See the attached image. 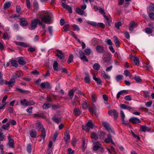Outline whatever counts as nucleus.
<instances>
[{
    "mask_svg": "<svg viewBox=\"0 0 154 154\" xmlns=\"http://www.w3.org/2000/svg\"><path fill=\"white\" fill-rule=\"evenodd\" d=\"M39 18L41 19L42 22L49 23L51 22V16L49 15L48 12L43 11L39 12Z\"/></svg>",
    "mask_w": 154,
    "mask_h": 154,
    "instance_id": "obj_1",
    "label": "nucleus"
},
{
    "mask_svg": "<svg viewBox=\"0 0 154 154\" xmlns=\"http://www.w3.org/2000/svg\"><path fill=\"white\" fill-rule=\"evenodd\" d=\"M38 23L40 25H43V23L38 18H36L32 20L31 21L30 29L31 30H34L37 27Z\"/></svg>",
    "mask_w": 154,
    "mask_h": 154,
    "instance_id": "obj_2",
    "label": "nucleus"
},
{
    "mask_svg": "<svg viewBox=\"0 0 154 154\" xmlns=\"http://www.w3.org/2000/svg\"><path fill=\"white\" fill-rule=\"evenodd\" d=\"M15 80L14 78H11L9 81H5V83L6 85H8L9 89H11L14 85Z\"/></svg>",
    "mask_w": 154,
    "mask_h": 154,
    "instance_id": "obj_3",
    "label": "nucleus"
},
{
    "mask_svg": "<svg viewBox=\"0 0 154 154\" xmlns=\"http://www.w3.org/2000/svg\"><path fill=\"white\" fill-rule=\"evenodd\" d=\"M8 142L7 144V146H8L9 148H14V144L13 139L11 138L10 136H8Z\"/></svg>",
    "mask_w": 154,
    "mask_h": 154,
    "instance_id": "obj_4",
    "label": "nucleus"
},
{
    "mask_svg": "<svg viewBox=\"0 0 154 154\" xmlns=\"http://www.w3.org/2000/svg\"><path fill=\"white\" fill-rule=\"evenodd\" d=\"M129 121L134 124L140 123L141 122V121L139 119L135 117H131L129 119Z\"/></svg>",
    "mask_w": 154,
    "mask_h": 154,
    "instance_id": "obj_5",
    "label": "nucleus"
},
{
    "mask_svg": "<svg viewBox=\"0 0 154 154\" xmlns=\"http://www.w3.org/2000/svg\"><path fill=\"white\" fill-rule=\"evenodd\" d=\"M88 109L89 111L91 112V114H93L94 113L95 115L96 116V108L95 106V105L94 103L92 104L91 107L89 106Z\"/></svg>",
    "mask_w": 154,
    "mask_h": 154,
    "instance_id": "obj_6",
    "label": "nucleus"
},
{
    "mask_svg": "<svg viewBox=\"0 0 154 154\" xmlns=\"http://www.w3.org/2000/svg\"><path fill=\"white\" fill-rule=\"evenodd\" d=\"M111 55L109 53H107L105 54L103 56V60L104 61L103 64H104L105 63L111 60Z\"/></svg>",
    "mask_w": 154,
    "mask_h": 154,
    "instance_id": "obj_7",
    "label": "nucleus"
},
{
    "mask_svg": "<svg viewBox=\"0 0 154 154\" xmlns=\"http://www.w3.org/2000/svg\"><path fill=\"white\" fill-rule=\"evenodd\" d=\"M137 26V23L133 21H131L129 24V29L131 31H133L134 28L136 27Z\"/></svg>",
    "mask_w": 154,
    "mask_h": 154,
    "instance_id": "obj_8",
    "label": "nucleus"
},
{
    "mask_svg": "<svg viewBox=\"0 0 154 154\" xmlns=\"http://www.w3.org/2000/svg\"><path fill=\"white\" fill-rule=\"evenodd\" d=\"M40 87L42 89H50L51 88L49 83L47 82L42 83L40 85Z\"/></svg>",
    "mask_w": 154,
    "mask_h": 154,
    "instance_id": "obj_9",
    "label": "nucleus"
},
{
    "mask_svg": "<svg viewBox=\"0 0 154 154\" xmlns=\"http://www.w3.org/2000/svg\"><path fill=\"white\" fill-rule=\"evenodd\" d=\"M23 76V72L20 71H17L12 74V76L15 78L21 77Z\"/></svg>",
    "mask_w": 154,
    "mask_h": 154,
    "instance_id": "obj_10",
    "label": "nucleus"
},
{
    "mask_svg": "<svg viewBox=\"0 0 154 154\" xmlns=\"http://www.w3.org/2000/svg\"><path fill=\"white\" fill-rule=\"evenodd\" d=\"M61 5L63 8L67 10L69 13H72V8L70 6L66 5L64 3H62L61 4Z\"/></svg>",
    "mask_w": 154,
    "mask_h": 154,
    "instance_id": "obj_11",
    "label": "nucleus"
},
{
    "mask_svg": "<svg viewBox=\"0 0 154 154\" xmlns=\"http://www.w3.org/2000/svg\"><path fill=\"white\" fill-rule=\"evenodd\" d=\"M128 93L127 90H123L120 91L117 93L116 95V98L117 99H119L121 95H124V94H126Z\"/></svg>",
    "mask_w": 154,
    "mask_h": 154,
    "instance_id": "obj_12",
    "label": "nucleus"
},
{
    "mask_svg": "<svg viewBox=\"0 0 154 154\" xmlns=\"http://www.w3.org/2000/svg\"><path fill=\"white\" fill-rule=\"evenodd\" d=\"M140 128L142 131L143 132H145L146 131L149 132L151 130V128L150 127L145 125H141Z\"/></svg>",
    "mask_w": 154,
    "mask_h": 154,
    "instance_id": "obj_13",
    "label": "nucleus"
},
{
    "mask_svg": "<svg viewBox=\"0 0 154 154\" xmlns=\"http://www.w3.org/2000/svg\"><path fill=\"white\" fill-rule=\"evenodd\" d=\"M18 62L19 64L24 65H25L26 62L24 59L22 57H20L17 58Z\"/></svg>",
    "mask_w": 154,
    "mask_h": 154,
    "instance_id": "obj_14",
    "label": "nucleus"
},
{
    "mask_svg": "<svg viewBox=\"0 0 154 154\" xmlns=\"http://www.w3.org/2000/svg\"><path fill=\"white\" fill-rule=\"evenodd\" d=\"M96 50L98 53H102L104 51V48L102 45H98L96 48Z\"/></svg>",
    "mask_w": 154,
    "mask_h": 154,
    "instance_id": "obj_15",
    "label": "nucleus"
},
{
    "mask_svg": "<svg viewBox=\"0 0 154 154\" xmlns=\"http://www.w3.org/2000/svg\"><path fill=\"white\" fill-rule=\"evenodd\" d=\"M29 134L31 137L35 138L37 136V132L34 129H32L29 131Z\"/></svg>",
    "mask_w": 154,
    "mask_h": 154,
    "instance_id": "obj_16",
    "label": "nucleus"
},
{
    "mask_svg": "<svg viewBox=\"0 0 154 154\" xmlns=\"http://www.w3.org/2000/svg\"><path fill=\"white\" fill-rule=\"evenodd\" d=\"M64 139L66 143H68V141L70 139V135L69 132L68 131H66L64 134Z\"/></svg>",
    "mask_w": 154,
    "mask_h": 154,
    "instance_id": "obj_17",
    "label": "nucleus"
},
{
    "mask_svg": "<svg viewBox=\"0 0 154 154\" xmlns=\"http://www.w3.org/2000/svg\"><path fill=\"white\" fill-rule=\"evenodd\" d=\"M36 128L38 130H39L41 129H43V126L41 122L38 121L36 124Z\"/></svg>",
    "mask_w": 154,
    "mask_h": 154,
    "instance_id": "obj_18",
    "label": "nucleus"
},
{
    "mask_svg": "<svg viewBox=\"0 0 154 154\" xmlns=\"http://www.w3.org/2000/svg\"><path fill=\"white\" fill-rule=\"evenodd\" d=\"M102 125L107 130L111 127L110 125L107 122L103 121Z\"/></svg>",
    "mask_w": 154,
    "mask_h": 154,
    "instance_id": "obj_19",
    "label": "nucleus"
},
{
    "mask_svg": "<svg viewBox=\"0 0 154 154\" xmlns=\"http://www.w3.org/2000/svg\"><path fill=\"white\" fill-rule=\"evenodd\" d=\"M57 51L59 54H57L56 55L58 58L60 59H62L63 58H64V55L61 51L57 50Z\"/></svg>",
    "mask_w": 154,
    "mask_h": 154,
    "instance_id": "obj_20",
    "label": "nucleus"
},
{
    "mask_svg": "<svg viewBox=\"0 0 154 154\" xmlns=\"http://www.w3.org/2000/svg\"><path fill=\"white\" fill-rule=\"evenodd\" d=\"M101 75L105 79H110V76L108 74H106L105 72H102Z\"/></svg>",
    "mask_w": 154,
    "mask_h": 154,
    "instance_id": "obj_21",
    "label": "nucleus"
},
{
    "mask_svg": "<svg viewBox=\"0 0 154 154\" xmlns=\"http://www.w3.org/2000/svg\"><path fill=\"white\" fill-rule=\"evenodd\" d=\"M93 79L97 84L101 85L102 81L99 78L96 77L94 75L93 76Z\"/></svg>",
    "mask_w": 154,
    "mask_h": 154,
    "instance_id": "obj_22",
    "label": "nucleus"
},
{
    "mask_svg": "<svg viewBox=\"0 0 154 154\" xmlns=\"http://www.w3.org/2000/svg\"><path fill=\"white\" fill-rule=\"evenodd\" d=\"M76 90V89H72L69 91L68 94V96L71 99H72L73 96L74 94V92Z\"/></svg>",
    "mask_w": 154,
    "mask_h": 154,
    "instance_id": "obj_23",
    "label": "nucleus"
},
{
    "mask_svg": "<svg viewBox=\"0 0 154 154\" xmlns=\"http://www.w3.org/2000/svg\"><path fill=\"white\" fill-rule=\"evenodd\" d=\"M85 82L86 83H89L90 81V76L88 73H86V76L84 78Z\"/></svg>",
    "mask_w": 154,
    "mask_h": 154,
    "instance_id": "obj_24",
    "label": "nucleus"
},
{
    "mask_svg": "<svg viewBox=\"0 0 154 154\" xmlns=\"http://www.w3.org/2000/svg\"><path fill=\"white\" fill-rule=\"evenodd\" d=\"M46 131L45 128H43V129L41 131V133L40 135V136L44 140V139L46 136Z\"/></svg>",
    "mask_w": 154,
    "mask_h": 154,
    "instance_id": "obj_25",
    "label": "nucleus"
},
{
    "mask_svg": "<svg viewBox=\"0 0 154 154\" xmlns=\"http://www.w3.org/2000/svg\"><path fill=\"white\" fill-rule=\"evenodd\" d=\"M11 66H14L15 67H17L18 66V64L17 63V61L14 59H11L10 61Z\"/></svg>",
    "mask_w": 154,
    "mask_h": 154,
    "instance_id": "obj_26",
    "label": "nucleus"
},
{
    "mask_svg": "<svg viewBox=\"0 0 154 154\" xmlns=\"http://www.w3.org/2000/svg\"><path fill=\"white\" fill-rule=\"evenodd\" d=\"M73 112L76 116H79L81 113L80 110L78 108H75Z\"/></svg>",
    "mask_w": 154,
    "mask_h": 154,
    "instance_id": "obj_27",
    "label": "nucleus"
},
{
    "mask_svg": "<svg viewBox=\"0 0 154 154\" xmlns=\"http://www.w3.org/2000/svg\"><path fill=\"white\" fill-rule=\"evenodd\" d=\"M11 6V3L9 2H6L4 6V9L5 10H6L7 9L9 8Z\"/></svg>",
    "mask_w": 154,
    "mask_h": 154,
    "instance_id": "obj_28",
    "label": "nucleus"
},
{
    "mask_svg": "<svg viewBox=\"0 0 154 154\" xmlns=\"http://www.w3.org/2000/svg\"><path fill=\"white\" fill-rule=\"evenodd\" d=\"M98 134L100 139H103L105 137L106 133L102 131H100L98 132Z\"/></svg>",
    "mask_w": 154,
    "mask_h": 154,
    "instance_id": "obj_29",
    "label": "nucleus"
},
{
    "mask_svg": "<svg viewBox=\"0 0 154 154\" xmlns=\"http://www.w3.org/2000/svg\"><path fill=\"white\" fill-rule=\"evenodd\" d=\"M97 144H95L93 147V149L94 151H97L99 148L100 147L101 144L98 142H97Z\"/></svg>",
    "mask_w": 154,
    "mask_h": 154,
    "instance_id": "obj_30",
    "label": "nucleus"
},
{
    "mask_svg": "<svg viewBox=\"0 0 154 154\" xmlns=\"http://www.w3.org/2000/svg\"><path fill=\"white\" fill-rule=\"evenodd\" d=\"M91 138L95 140H97L98 138V136L96 134V133L94 132H92L91 134Z\"/></svg>",
    "mask_w": 154,
    "mask_h": 154,
    "instance_id": "obj_31",
    "label": "nucleus"
},
{
    "mask_svg": "<svg viewBox=\"0 0 154 154\" xmlns=\"http://www.w3.org/2000/svg\"><path fill=\"white\" fill-rule=\"evenodd\" d=\"M113 39L116 46L117 47H119V46L120 42L119 41L118 38L116 36H114Z\"/></svg>",
    "mask_w": 154,
    "mask_h": 154,
    "instance_id": "obj_32",
    "label": "nucleus"
},
{
    "mask_svg": "<svg viewBox=\"0 0 154 154\" xmlns=\"http://www.w3.org/2000/svg\"><path fill=\"white\" fill-rule=\"evenodd\" d=\"M16 44L19 46H21L22 47H28V45L27 44L23 42H16L15 43Z\"/></svg>",
    "mask_w": 154,
    "mask_h": 154,
    "instance_id": "obj_33",
    "label": "nucleus"
},
{
    "mask_svg": "<svg viewBox=\"0 0 154 154\" xmlns=\"http://www.w3.org/2000/svg\"><path fill=\"white\" fill-rule=\"evenodd\" d=\"M112 139L111 136L110 134H107V138H106L105 140V141L106 143H109L110 142V141H112Z\"/></svg>",
    "mask_w": 154,
    "mask_h": 154,
    "instance_id": "obj_34",
    "label": "nucleus"
},
{
    "mask_svg": "<svg viewBox=\"0 0 154 154\" xmlns=\"http://www.w3.org/2000/svg\"><path fill=\"white\" fill-rule=\"evenodd\" d=\"M145 32L148 34H151L153 32V30L151 28L148 27H146L145 28Z\"/></svg>",
    "mask_w": 154,
    "mask_h": 154,
    "instance_id": "obj_35",
    "label": "nucleus"
},
{
    "mask_svg": "<svg viewBox=\"0 0 154 154\" xmlns=\"http://www.w3.org/2000/svg\"><path fill=\"white\" fill-rule=\"evenodd\" d=\"M16 91H19L20 92L22 93L27 94L29 92L28 91L24 90L21 88H19L17 87L16 88Z\"/></svg>",
    "mask_w": 154,
    "mask_h": 154,
    "instance_id": "obj_36",
    "label": "nucleus"
},
{
    "mask_svg": "<svg viewBox=\"0 0 154 154\" xmlns=\"http://www.w3.org/2000/svg\"><path fill=\"white\" fill-rule=\"evenodd\" d=\"M53 66V69L55 71H57L58 70V64L57 61L54 62Z\"/></svg>",
    "mask_w": 154,
    "mask_h": 154,
    "instance_id": "obj_37",
    "label": "nucleus"
},
{
    "mask_svg": "<svg viewBox=\"0 0 154 154\" xmlns=\"http://www.w3.org/2000/svg\"><path fill=\"white\" fill-rule=\"evenodd\" d=\"M116 79L117 82H120L123 80V76L121 75H118L116 76Z\"/></svg>",
    "mask_w": 154,
    "mask_h": 154,
    "instance_id": "obj_38",
    "label": "nucleus"
},
{
    "mask_svg": "<svg viewBox=\"0 0 154 154\" xmlns=\"http://www.w3.org/2000/svg\"><path fill=\"white\" fill-rule=\"evenodd\" d=\"M134 79L137 82L140 83L141 82H142V80L141 79L140 77L139 76H136V75H135L134 77Z\"/></svg>",
    "mask_w": 154,
    "mask_h": 154,
    "instance_id": "obj_39",
    "label": "nucleus"
},
{
    "mask_svg": "<svg viewBox=\"0 0 154 154\" xmlns=\"http://www.w3.org/2000/svg\"><path fill=\"white\" fill-rule=\"evenodd\" d=\"M93 67L94 70L98 71L100 68V66L99 63H95L93 65Z\"/></svg>",
    "mask_w": 154,
    "mask_h": 154,
    "instance_id": "obj_40",
    "label": "nucleus"
},
{
    "mask_svg": "<svg viewBox=\"0 0 154 154\" xmlns=\"http://www.w3.org/2000/svg\"><path fill=\"white\" fill-rule=\"evenodd\" d=\"M133 60L135 65L137 66H138L139 64V59L136 57H133Z\"/></svg>",
    "mask_w": 154,
    "mask_h": 154,
    "instance_id": "obj_41",
    "label": "nucleus"
},
{
    "mask_svg": "<svg viewBox=\"0 0 154 154\" xmlns=\"http://www.w3.org/2000/svg\"><path fill=\"white\" fill-rule=\"evenodd\" d=\"M27 101V100L25 99H24L23 100H20V104L22 106L26 107L27 106H26Z\"/></svg>",
    "mask_w": 154,
    "mask_h": 154,
    "instance_id": "obj_42",
    "label": "nucleus"
},
{
    "mask_svg": "<svg viewBox=\"0 0 154 154\" xmlns=\"http://www.w3.org/2000/svg\"><path fill=\"white\" fill-rule=\"evenodd\" d=\"M20 25L22 26H26L28 25V23L25 20H22L20 22Z\"/></svg>",
    "mask_w": 154,
    "mask_h": 154,
    "instance_id": "obj_43",
    "label": "nucleus"
},
{
    "mask_svg": "<svg viewBox=\"0 0 154 154\" xmlns=\"http://www.w3.org/2000/svg\"><path fill=\"white\" fill-rule=\"evenodd\" d=\"M70 26L69 24L68 23H66L65 25L63 27V29H64L63 31L64 32H66V31H69V28Z\"/></svg>",
    "mask_w": 154,
    "mask_h": 154,
    "instance_id": "obj_44",
    "label": "nucleus"
},
{
    "mask_svg": "<svg viewBox=\"0 0 154 154\" xmlns=\"http://www.w3.org/2000/svg\"><path fill=\"white\" fill-rule=\"evenodd\" d=\"M51 106V105L49 103H45L42 105V107L43 109H47L50 107Z\"/></svg>",
    "mask_w": 154,
    "mask_h": 154,
    "instance_id": "obj_45",
    "label": "nucleus"
},
{
    "mask_svg": "<svg viewBox=\"0 0 154 154\" xmlns=\"http://www.w3.org/2000/svg\"><path fill=\"white\" fill-rule=\"evenodd\" d=\"M33 7L34 8L33 11L35 12L37 11V8H38V4L36 2H34L33 3Z\"/></svg>",
    "mask_w": 154,
    "mask_h": 154,
    "instance_id": "obj_46",
    "label": "nucleus"
},
{
    "mask_svg": "<svg viewBox=\"0 0 154 154\" xmlns=\"http://www.w3.org/2000/svg\"><path fill=\"white\" fill-rule=\"evenodd\" d=\"M99 10V12L102 15H103L104 17H105V16H106V15H105V12H104V10L102 8H99V7H97V10Z\"/></svg>",
    "mask_w": 154,
    "mask_h": 154,
    "instance_id": "obj_47",
    "label": "nucleus"
},
{
    "mask_svg": "<svg viewBox=\"0 0 154 154\" xmlns=\"http://www.w3.org/2000/svg\"><path fill=\"white\" fill-rule=\"evenodd\" d=\"M5 80L3 79V73L2 72H0V85H3L4 84Z\"/></svg>",
    "mask_w": 154,
    "mask_h": 154,
    "instance_id": "obj_48",
    "label": "nucleus"
},
{
    "mask_svg": "<svg viewBox=\"0 0 154 154\" xmlns=\"http://www.w3.org/2000/svg\"><path fill=\"white\" fill-rule=\"evenodd\" d=\"M76 11L77 13L81 15H83L84 13V11L79 8L76 9Z\"/></svg>",
    "mask_w": 154,
    "mask_h": 154,
    "instance_id": "obj_49",
    "label": "nucleus"
},
{
    "mask_svg": "<svg viewBox=\"0 0 154 154\" xmlns=\"http://www.w3.org/2000/svg\"><path fill=\"white\" fill-rule=\"evenodd\" d=\"M73 56L72 54H70L68 60H67V62L69 64L71 63L73 61Z\"/></svg>",
    "mask_w": 154,
    "mask_h": 154,
    "instance_id": "obj_50",
    "label": "nucleus"
},
{
    "mask_svg": "<svg viewBox=\"0 0 154 154\" xmlns=\"http://www.w3.org/2000/svg\"><path fill=\"white\" fill-rule=\"evenodd\" d=\"M106 20V24L107 26H109L111 23V21L109 20L108 17L106 16L104 17Z\"/></svg>",
    "mask_w": 154,
    "mask_h": 154,
    "instance_id": "obj_51",
    "label": "nucleus"
},
{
    "mask_svg": "<svg viewBox=\"0 0 154 154\" xmlns=\"http://www.w3.org/2000/svg\"><path fill=\"white\" fill-rule=\"evenodd\" d=\"M32 146L31 144H28L27 146L26 149L27 152L29 153H30L32 150Z\"/></svg>",
    "mask_w": 154,
    "mask_h": 154,
    "instance_id": "obj_52",
    "label": "nucleus"
},
{
    "mask_svg": "<svg viewBox=\"0 0 154 154\" xmlns=\"http://www.w3.org/2000/svg\"><path fill=\"white\" fill-rule=\"evenodd\" d=\"M33 116L35 118H38L41 117L43 119H45V117L43 115H41L40 114H33Z\"/></svg>",
    "mask_w": 154,
    "mask_h": 154,
    "instance_id": "obj_53",
    "label": "nucleus"
},
{
    "mask_svg": "<svg viewBox=\"0 0 154 154\" xmlns=\"http://www.w3.org/2000/svg\"><path fill=\"white\" fill-rule=\"evenodd\" d=\"M82 105L83 108L85 109H87V108H88H88L89 107V106H88V104L86 100L85 101V102L82 103Z\"/></svg>",
    "mask_w": 154,
    "mask_h": 154,
    "instance_id": "obj_54",
    "label": "nucleus"
},
{
    "mask_svg": "<svg viewBox=\"0 0 154 154\" xmlns=\"http://www.w3.org/2000/svg\"><path fill=\"white\" fill-rule=\"evenodd\" d=\"M35 103L33 100H29L27 101V103L26 106H30L31 105H33L35 104Z\"/></svg>",
    "mask_w": 154,
    "mask_h": 154,
    "instance_id": "obj_55",
    "label": "nucleus"
},
{
    "mask_svg": "<svg viewBox=\"0 0 154 154\" xmlns=\"http://www.w3.org/2000/svg\"><path fill=\"white\" fill-rule=\"evenodd\" d=\"M87 23L91 25L94 26L95 27H97V23H96L95 22L88 21L87 22Z\"/></svg>",
    "mask_w": 154,
    "mask_h": 154,
    "instance_id": "obj_56",
    "label": "nucleus"
},
{
    "mask_svg": "<svg viewBox=\"0 0 154 154\" xmlns=\"http://www.w3.org/2000/svg\"><path fill=\"white\" fill-rule=\"evenodd\" d=\"M52 119L53 121L57 124H58L60 121V119L57 118L56 116H54Z\"/></svg>",
    "mask_w": 154,
    "mask_h": 154,
    "instance_id": "obj_57",
    "label": "nucleus"
},
{
    "mask_svg": "<svg viewBox=\"0 0 154 154\" xmlns=\"http://www.w3.org/2000/svg\"><path fill=\"white\" fill-rule=\"evenodd\" d=\"M91 100L93 102H96L97 101V95L96 94H93L91 96Z\"/></svg>",
    "mask_w": 154,
    "mask_h": 154,
    "instance_id": "obj_58",
    "label": "nucleus"
},
{
    "mask_svg": "<svg viewBox=\"0 0 154 154\" xmlns=\"http://www.w3.org/2000/svg\"><path fill=\"white\" fill-rule=\"evenodd\" d=\"M10 126V124L8 123H7L6 125H3L2 126V128L5 130H8Z\"/></svg>",
    "mask_w": 154,
    "mask_h": 154,
    "instance_id": "obj_59",
    "label": "nucleus"
},
{
    "mask_svg": "<svg viewBox=\"0 0 154 154\" xmlns=\"http://www.w3.org/2000/svg\"><path fill=\"white\" fill-rule=\"evenodd\" d=\"M72 27L74 29V30L79 31L80 30V28L78 26L75 24L72 25Z\"/></svg>",
    "mask_w": 154,
    "mask_h": 154,
    "instance_id": "obj_60",
    "label": "nucleus"
},
{
    "mask_svg": "<svg viewBox=\"0 0 154 154\" xmlns=\"http://www.w3.org/2000/svg\"><path fill=\"white\" fill-rule=\"evenodd\" d=\"M124 73L125 75L127 76H129L130 78H131V75L128 70H125L124 72Z\"/></svg>",
    "mask_w": 154,
    "mask_h": 154,
    "instance_id": "obj_61",
    "label": "nucleus"
},
{
    "mask_svg": "<svg viewBox=\"0 0 154 154\" xmlns=\"http://www.w3.org/2000/svg\"><path fill=\"white\" fill-rule=\"evenodd\" d=\"M109 133H112L113 134H115V131L112 128V126L110 127L107 130Z\"/></svg>",
    "mask_w": 154,
    "mask_h": 154,
    "instance_id": "obj_62",
    "label": "nucleus"
},
{
    "mask_svg": "<svg viewBox=\"0 0 154 154\" xmlns=\"http://www.w3.org/2000/svg\"><path fill=\"white\" fill-rule=\"evenodd\" d=\"M122 23L120 22L116 23H115V26L118 29H119V27L120 26H122Z\"/></svg>",
    "mask_w": 154,
    "mask_h": 154,
    "instance_id": "obj_63",
    "label": "nucleus"
},
{
    "mask_svg": "<svg viewBox=\"0 0 154 154\" xmlns=\"http://www.w3.org/2000/svg\"><path fill=\"white\" fill-rule=\"evenodd\" d=\"M149 18L152 20H154V14L152 12H149L148 14Z\"/></svg>",
    "mask_w": 154,
    "mask_h": 154,
    "instance_id": "obj_64",
    "label": "nucleus"
}]
</instances>
